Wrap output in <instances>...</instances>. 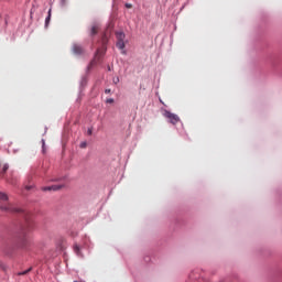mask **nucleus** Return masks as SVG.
Here are the masks:
<instances>
[{"label":"nucleus","instance_id":"1","mask_svg":"<svg viewBox=\"0 0 282 282\" xmlns=\"http://www.w3.org/2000/svg\"><path fill=\"white\" fill-rule=\"evenodd\" d=\"M101 43L102 46L101 48L97 50L95 58L90 62L88 69H91V67H94V65H96V63H98V61L105 56V52H107V35L102 36Z\"/></svg>","mask_w":282,"mask_h":282},{"label":"nucleus","instance_id":"2","mask_svg":"<svg viewBox=\"0 0 282 282\" xmlns=\"http://www.w3.org/2000/svg\"><path fill=\"white\" fill-rule=\"evenodd\" d=\"M163 116L170 120L171 124H177L180 122V117L169 110H164Z\"/></svg>","mask_w":282,"mask_h":282},{"label":"nucleus","instance_id":"3","mask_svg":"<svg viewBox=\"0 0 282 282\" xmlns=\"http://www.w3.org/2000/svg\"><path fill=\"white\" fill-rule=\"evenodd\" d=\"M73 53L76 54L77 56H80L85 54V48L80 44H74L73 45Z\"/></svg>","mask_w":282,"mask_h":282},{"label":"nucleus","instance_id":"4","mask_svg":"<svg viewBox=\"0 0 282 282\" xmlns=\"http://www.w3.org/2000/svg\"><path fill=\"white\" fill-rule=\"evenodd\" d=\"M61 188H65V184H57L52 186L42 187V191H61Z\"/></svg>","mask_w":282,"mask_h":282},{"label":"nucleus","instance_id":"5","mask_svg":"<svg viewBox=\"0 0 282 282\" xmlns=\"http://www.w3.org/2000/svg\"><path fill=\"white\" fill-rule=\"evenodd\" d=\"M98 30H100V26L98 24H93L90 28V36H96V34H98Z\"/></svg>","mask_w":282,"mask_h":282},{"label":"nucleus","instance_id":"6","mask_svg":"<svg viewBox=\"0 0 282 282\" xmlns=\"http://www.w3.org/2000/svg\"><path fill=\"white\" fill-rule=\"evenodd\" d=\"M116 36H117V41H124L126 39V35L123 32H117Z\"/></svg>","mask_w":282,"mask_h":282},{"label":"nucleus","instance_id":"7","mask_svg":"<svg viewBox=\"0 0 282 282\" xmlns=\"http://www.w3.org/2000/svg\"><path fill=\"white\" fill-rule=\"evenodd\" d=\"M0 202H8V194L0 192Z\"/></svg>","mask_w":282,"mask_h":282},{"label":"nucleus","instance_id":"8","mask_svg":"<svg viewBox=\"0 0 282 282\" xmlns=\"http://www.w3.org/2000/svg\"><path fill=\"white\" fill-rule=\"evenodd\" d=\"M117 47H118V50H124V47H126L124 41H117Z\"/></svg>","mask_w":282,"mask_h":282},{"label":"nucleus","instance_id":"9","mask_svg":"<svg viewBox=\"0 0 282 282\" xmlns=\"http://www.w3.org/2000/svg\"><path fill=\"white\" fill-rule=\"evenodd\" d=\"M30 272H32V268H29L28 270H25L23 272H19L18 276H25V274H30Z\"/></svg>","mask_w":282,"mask_h":282},{"label":"nucleus","instance_id":"10","mask_svg":"<svg viewBox=\"0 0 282 282\" xmlns=\"http://www.w3.org/2000/svg\"><path fill=\"white\" fill-rule=\"evenodd\" d=\"M74 252H75L78 257H80V247H79L78 245H75V246H74Z\"/></svg>","mask_w":282,"mask_h":282},{"label":"nucleus","instance_id":"11","mask_svg":"<svg viewBox=\"0 0 282 282\" xmlns=\"http://www.w3.org/2000/svg\"><path fill=\"white\" fill-rule=\"evenodd\" d=\"M52 19V10L48 11V15L45 20V25H48L50 24V20Z\"/></svg>","mask_w":282,"mask_h":282},{"label":"nucleus","instance_id":"12","mask_svg":"<svg viewBox=\"0 0 282 282\" xmlns=\"http://www.w3.org/2000/svg\"><path fill=\"white\" fill-rule=\"evenodd\" d=\"M8 169H10V166L8 164H4L2 167V171L0 172V175H3V173H6V171H8Z\"/></svg>","mask_w":282,"mask_h":282},{"label":"nucleus","instance_id":"13","mask_svg":"<svg viewBox=\"0 0 282 282\" xmlns=\"http://www.w3.org/2000/svg\"><path fill=\"white\" fill-rule=\"evenodd\" d=\"M1 210H12V208H10V206H0Z\"/></svg>","mask_w":282,"mask_h":282},{"label":"nucleus","instance_id":"14","mask_svg":"<svg viewBox=\"0 0 282 282\" xmlns=\"http://www.w3.org/2000/svg\"><path fill=\"white\" fill-rule=\"evenodd\" d=\"M79 147H80V149H87V142H85V141L82 142Z\"/></svg>","mask_w":282,"mask_h":282},{"label":"nucleus","instance_id":"15","mask_svg":"<svg viewBox=\"0 0 282 282\" xmlns=\"http://www.w3.org/2000/svg\"><path fill=\"white\" fill-rule=\"evenodd\" d=\"M106 102H107L108 105H113V98L107 99Z\"/></svg>","mask_w":282,"mask_h":282},{"label":"nucleus","instance_id":"16","mask_svg":"<svg viewBox=\"0 0 282 282\" xmlns=\"http://www.w3.org/2000/svg\"><path fill=\"white\" fill-rule=\"evenodd\" d=\"M126 8L131 9V8H133V4H131V3H126Z\"/></svg>","mask_w":282,"mask_h":282},{"label":"nucleus","instance_id":"17","mask_svg":"<svg viewBox=\"0 0 282 282\" xmlns=\"http://www.w3.org/2000/svg\"><path fill=\"white\" fill-rule=\"evenodd\" d=\"M67 0H61V6H66Z\"/></svg>","mask_w":282,"mask_h":282},{"label":"nucleus","instance_id":"18","mask_svg":"<svg viewBox=\"0 0 282 282\" xmlns=\"http://www.w3.org/2000/svg\"><path fill=\"white\" fill-rule=\"evenodd\" d=\"M105 94H111V89H106Z\"/></svg>","mask_w":282,"mask_h":282},{"label":"nucleus","instance_id":"19","mask_svg":"<svg viewBox=\"0 0 282 282\" xmlns=\"http://www.w3.org/2000/svg\"><path fill=\"white\" fill-rule=\"evenodd\" d=\"M87 133H88L89 135H91V133H93L91 128H90V129H88Z\"/></svg>","mask_w":282,"mask_h":282},{"label":"nucleus","instance_id":"20","mask_svg":"<svg viewBox=\"0 0 282 282\" xmlns=\"http://www.w3.org/2000/svg\"><path fill=\"white\" fill-rule=\"evenodd\" d=\"M15 213H21L22 210L21 209H13Z\"/></svg>","mask_w":282,"mask_h":282},{"label":"nucleus","instance_id":"21","mask_svg":"<svg viewBox=\"0 0 282 282\" xmlns=\"http://www.w3.org/2000/svg\"><path fill=\"white\" fill-rule=\"evenodd\" d=\"M118 80H119L118 78H117V79H115V83H118Z\"/></svg>","mask_w":282,"mask_h":282},{"label":"nucleus","instance_id":"22","mask_svg":"<svg viewBox=\"0 0 282 282\" xmlns=\"http://www.w3.org/2000/svg\"><path fill=\"white\" fill-rule=\"evenodd\" d=\"M122 54H127V52L122 51Z\"/></svg>","mask_w":282,"mask_h":282},{"label":"nucleus","instance_id":"23","mask_svg":"<svg viewBox=\"0 0 282 282\" xmlns=\"http://www.w3.org/2000/svg\"><path fill=\"white\" fill-rule=\"evenodd\" d=\"M26 188H28V189H30V187H29V186H26Z\"/></svg>","mask_w":282,"mask_h":282}]
</instances>
